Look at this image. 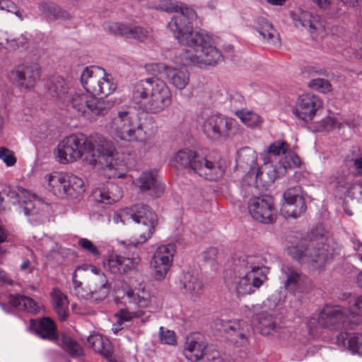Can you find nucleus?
Masks as SVG:
<instances>
[{
  "mask_svg": "<svg viewBox=\"0 0 362 362\" xmlns=\"http://www.w3.org/2000/svg\"><path fill=\"white\" fill-rule=\"evenodd\" d=\"M141 259L138 255H134L132 257L121 258L122 272H127L128 270L132 269L139 265Z\"/></svg>",
  "mask_w": 362,
  "mask_h": 362,
  "instance_id": "nucleus-49",
  "label": "nucleus"
},
{
  "mask_svg": "<svg viewBox=\"0 0 362 362\" xmlns=\"http://www.w3.org/2000/svg\"><path fill=\"white\" fill-rule=\"evenodd\" d=\"M176 252L175 245L168 244L158 247L152 255L150 267L157 281L164 279L168 273Z\"/></svg>",
  "mask_w": 362,
  "mask_h": 362,
  "instance_id": "nucleus-10",
  "label": "nucleus"
},
{
  "mask_svg": "<svg viewBox=\"0 0 362 362\" xmlns=\"http://www.w3.org/2000/svg\"><path fill=\"white\" fill-rule=\"evenodd\" d=\"M291 17L296 28H304L313 40H318L327 35L325 22L315 13L300 8L291 12Z\"/></svg>",
  "mask_w": 362,
  "mask_h": 362,
  "instance_id": "nucleus-9",
  "label": "nucleus"
},
{
  "mask_svg": "<svg viewBox=\"0 0 362 362\" xmlns=\"http://www.w3.org/2000/svg\"><path fill=\"white\" fill-rule=\"evenodd\" d=\"M89 270L94 274L98 275L94 276L93 279L95 288L90 291V298L95 301L101 300L105 298L109 293V287L107 285V281L104 274H100V269L90 264Z\"/></svg>",
  "mask_w": 362,
  "mask_h": 362,
  "instance_id": "nucleus-30",
  "label": "nucleus"
},
{
  "mask_svg": "<svg viewBox=\"0 0 362 362\" xmlns=\"http://www.w3.org/2000/svg\"><path fill=\"white\" fill-rule=\"evenodd\" d=\"M206 348V344L204 336L200 333H194L187 337L183 354L187 359L192 362H197L203 358L204 351Z\"/></svg>",
  "mask_w": 362,
  "mask_h": 362,
  "instance_id": "nucleus-22",
  "label": "nucleus"
},
{
  "mask_svg": "<svg viewBox=\"0 0 362 362\" xmlns=\"http://www.w3.org/2000/svg\"><path fill=\"white\" fill-rule=\"evenodd\" d=\"M23 205L19 206V212L23 211L25 216L38 214V209L43 205L42 202L36 196L30 193L29 197H24Z\"/></svg>",
  "mask_w": 362,
  "mask_h": 362,
  "instance_id": "nucleus-40",
  "label": "nucleus"
},
{
  "mask_svg": "<svg viewBox=\"0 0 362 362\" xmlns=\"http://www.w3.org/2000/svg\"><path fill=\"white\" fill-rule=\"evenodd\" d=\"M281 272L284 288L291 293H302L310 284L308 277L293 265L284 264Z\"/></svg>",
  "mask_w": 362,
  "mask_h": 362,
  "instance_id": "nucleus-14",
  "label": "nucleus"
},
{
  "mask_svg": "<svg viewBox=\"0 0 362 362\" xmlns=\"http://www.w3.org/2000/svg\"><path fill=\"white\" fill-rule=\"evenodd\" d=\"M48 189L59 197H66L67 174L53 173L45 176Z\"/></svg>",
  "mask_w": 362,
  "mask_h": 362,
  "instance_id": "nucleus-31",
  "label": "nucleus"
},
{
  "mask_svg": "<svg viewBox=\"0 0 362 362\" xmlns=\"http://www.w3.org/2000/svg\"><path fill=\"white\" fill-rule=\"evenodd\" d=\"M41 68L35 62H26L16 66L12 71L17 86L21 90H30L40 78Z\"/></svg>",
  "mask_w": 362,
  "mask_h": 362,
  "instance_id": "nucleus-12",
  "label": "nucleus"
},
{
  "mask_svg": "<svg viewBox=\"0 0 362 362\" xmlns=\"http://www.w3.org/2000/svg\"><path fill=\"white\" fill-rule=\"evenodd\" d=\"M349 304V313L351 314H362V296H354L350 299Z\"/></svg>",
  "mask_w": 362,
  "mask_h": 362,
  "instance_id": "nucleus-54",
  "label": "nucleus"
},
{
  "mask_svg": "<svg viewBox=\"0 0 362 362\" xmlns=\"http://www.w3.org/2000/svg\"><path fill=\"white\" fill-rule=\"evenodd\" d=\"M113 221L115 223H122V224H127L130 221L129 214L127 211V208L122 209L118 213L114 214Z\"/></svg>",
  "mask_w": 362,
  "mask_h": 362,
  "instance_id": "nucleus-58",
  "label": "nucleus"
},
{
  "mask_svg": "<svg viewBox=\"0 0 362 362\" xmlns=\"http://www.w3.org/2000/svg\"><path fill=\"white\" fill-rule=\"evenodd\" d=\"M81 81L86 90L81 116L92 121L105 115L114 106L113 101L103 98L112 93L117 88L112 76L99 66L86 67L81 74Z\"/></svg>",
  "mask_w": 362,
  "mask_h": 362,
  "instance_id": "nucleus-3",
  "label": "nucleus"
},
{
  "mask_svg": "<svg viewBox=\"0 0 362 362\" xmlns=\"http://www.w3.org/2000/svg\"><path fill=\"white\" fill-rule=\"evenodd\" d=\"M117 315L121 322H122V321L129 322L134 318L133 317V312H130L127 310H120L119 311Z\"/></svg>",
  "mask_w": 362,
  "mask_h": 362,
  "instance_id": "nucleus-62",
  "label": "nucleus"
},
{
  "mask_svg": "<svg viewBox=\"0 0 362 362\" xmlns=\"http://www.w3.org/2000/svg\"><path fill=\"white\" fill-rule=\"evenodd\" d=\"M61 346L71 357L81 356L83 355V349L81 346L70 337L62 334L60 339Z\"/></svg>",
  "mask_w": 362,
  "mask_h": 362,
  "instance_id": "nucleus-39",
  "label": "nucleus"
},
{
  "mask_svg": "<svg viewBox=\"0 0 362 362\" xmlns=\"http://www.w3.org/2000/svg\"><path fill=\"white\" fill-rule=\"evenodd\" d=\"M321 100L313 94H303L296 101L294 113L305 122L311 121L322 107Z\"/></svg>",
  "mask_w": 362,
  "mask_h": 362,
  "instance_id": "nucleus-20",
  "label": "nucleus"
},
{
  "mask_svg": "<svg viewBox=\"0 0 362 362\" xmlns=\"http://www.w3.org/2000/svg\"><path fill=\"white\" fill-rule=\"evenodd\" d=\"M138 141H141L142 148H144V150L145 151H150L151 148H153L155 146V144H154V143L152 141H151L149 139L143 140L141 138L140 135L139 136V140Z\"/></svg>",
  "mask_w": 362,
  "mask_h": 362,
  "instance_id": "nucleus-64",
  "label": "nucleus"
},
{
  "mask_svg": "<svg viewBox=\"0 0 362 362\" xmlns=\"http://www.w3.org/2000/svg\"><path fill=\"white\" fill-rule=\"evenodd\" d=\"M250 216L255 221L262 223H272L276 219V211L272 197L263 195H252L247 202Z\"/></svg>",
  "mask_w": 362,
  "mask_h": 362,
  "instance_id": "nucleus-11",
  "label": "nucleus"
},
{
  "mask_svg": "<svg viewBox=\"0 0 362 362\" xmlns=\"http://www.w3.org/2000/svg\"><path fill=\"white\" fill-rule=\"evenodd\" d=\"M130 221L137 223L136 236L137 238L132 244L134 247L144 243L153 235L157 222L156 215L149 209V207L143 204H137L127 208Z\"/></svg>",
  "mask_w": 362,
  "mask_h": 362,
  "instance_id": "nucleus-8",
  "label": "nucleus"
},
{
  "mask_svg": "<svg viewBox=\"0 0 362 362\" xmlns=\"http://www.w3.org/2000/svg\"><path fill=\"white\" fill-rule=\"evenodd\" d=\"M146 69L153 75L163 72L169 83L179 90L185 89L189 82V73L185 69H177L163 64H150L146 66Z\"/></svg>",
  "mask_w": 362,
  "mask_h": 362,
  "instance_id": "nucleus-17",
  "label": "nucleus"
},
{
  "mask_svg": "<svg viewBox=\"0 0 362 362\" xmlns=\"http://www.w3.org/2000/svg\"><path fill=\"white\" fill-rule=\"evenodd\" d=\"M257 154L249 147L240 148L237 152L236 166L247 170V177L254 174L257 165Z\"/></svg>",
  "mask_w": 362,
  "mask_h": 362,
  "instance_id": "nucleus-28",
  "label": "nucleus"
},
{
  "mask_svg": "<svg viewBox=\"0 0 362 362\" xmlns=\"http://www.w3.org/2000/svg\"><path fill=\"white\" fill-rule=\"evenodd\" d=\"M333 241L321 226L316 227L309 234L308 240L300 241L288 249L289 255L301 264L312 269L322 267L333 255Z\"/></svg>",
  "mask_w": 362,
  "mask_h": 362,
  "instance_id": "nucleus-4",
  "label": "nucleus"
},
{
  "mask_svg": "<svg viewBox=\"0 0 362 362\" xmlns=\"http://www.w3.org/2000/svg\"><path fill=\"white\" fill-rule=\"evenodd\" d=\"M93 197L99 203L111 204L118 202L123 196L122 188L112 182L95 189L93 191Z\"/></svg>",
  "mask_w": 362,
  "mask_h": 362,
  "instance_id": "nucleus-24",
  "label": "nucleus"
},
{
  "mask_svg": "<svg viewBox=\"0 0 362 362\" xmlns=\"http://www.w3.org/2000/svg\"><path fill=\"white\" fill-rule=\"evenodd\" d=\"M78 244L84 250L88 252L93 255L95 257H99L100 255L97 247L90 240L86 238H80L78 241Z\"/></svg>",
  "mask_w": 362,
  "mask_h": 362,
  "instance_id": "nucleus-53",
  "label": "nucleus"
},
{
  "mask_svg": "<svg viewBox=\"0 0 362 362\" xmlns=\"http://www.w3.org/2000/svg\"><path fill=\"white\" fill-rule=\"evenodd\" d=\"M76 277H77V274L74 272L72 274V281H73L74 290L76 291V295L79 297L92 299L90 298V293L89 294H86V295H83V293H81L82 283L80 281L77 280Z\"/></svg>",
  "mask_w": 362,
  "mask_h": 362,
  "instance_id": "nucleus-60",
  "label": "nucleus"
},
{
  "mask_svg": "<svg viewBox=\"0 0 362 362\" xmlns=\"http://www.w3.org/2000/svg\"><path fill=\"white\" fill-rule=\"evenodd\" d=\"M288 151V144L284 141H276L269 145L268 152L274 156L285 154Z\"/></svg>",
  "mask_w": 362,
  "mask_h": 362,
  "instance_id": "nucleus-48",
  "label": "nucleus"
},
{
  "mask_svg": "<svg viewBox=\"0 0 362 362\" xmlns=\"http://www.w3.org/2000/svg\"><path fill=\"white\" fill-rule=\"evenodd\" d=\"M230 108L235 114L237 111H242L245 104L244 98L239 93H235L230 97Z\"/></svg>",
  "mask_w": 362,
  "mask_h": 362,
  "instance_id": "nucleus-56",
  "label": "nucleus"
},
{
  "mask_svg": "<svg viewBox=\"0 0 362 362\" xmlns=\"http://www.w3.org/2000/svg\"><path fill=\"white\" fill-rule=\"evenodd\" d=\"M236 115L243 123L250 127H257L261 122L259 115L251 111H237Z\"/></svg>",
  "mask_w": 362,
  "mask_h": 362,
  "instance_id": "nucleus-44",
  "label": "nucleus"
},
{
  "mask_svg": "<svg viewBox=\"0 0 362 362\" xmlns=\"http://www.w3.org/2000/svg\"><path fill=\"white\" fill-rule=\"evenodd\" d=\"M49 92L53 97L63 98L68 93V86L62 78H56L49 87Z\"/></svg>",
  "mask_w": 362,
  "mask_h": 362,
  "instance_id": "nucleus-43",
  "label": "nucleus"
},
{
  "mask_svg": "<svg viewBox=\"0 0 362 362\" xmlns=\"http://www.w3.org/2000/svg\"><path fill=\"white\" fill-rule=\"evenodd\" d=\"M3 193L8 197L13 204L17 203L20 204L21 202V199L23 197H27L30 195V192L23 188H19L18 192H17L10 187H6L3 189Z\"/></svg>",
  "mask_w": 362,
  "mask_h": 362,
  "instance_id": "nucleus-45",
  "label": "nucleus"
},
{
  "mask_svg": "<svg viewBox=\"0 0 362 362\" xmlns=\"http://www.w3.org/2000/svg\"><path fill=\"white\" fill-rule=\"evenodd\" d=\"M85 93L83 92H76L71 95L70 102L72 107L81 115L82 110L84 107Z\"/></svg>",
  "mask_w": 362,
  "mask_h": 362,
  "instance_id": "nucleus-47",
  "label": "nucleus"
},
{
  "mask_svg": "<svg viewBox=\"0 0 362 362\" xmlns=\"http://www.w3.org/2000/svg\"><path fill=\"white\" fill-rule=\"evenodd\" d=\"M341 124L332 117H327L322 119L319 123V128L321 130L329 131L334 128H341Z\"/></svg>",
  "mask_w": 362,
  "mask_h": 362,
  "instance_id": "nucleus-52",
  "label": "nucleus"
},
{
  "mask_svg": "<svg viewBox=\"0 0 362 362\" xmlns=\"http://www.w3.org/2000/svg\"><path fill=\"white\" fill-rule=\"evenodd\" d=\"M124 293L129 303L137 305L140 308H153V305H155L156 308L160 307L159 303H157L156 298L153 296H141L135 293L134 291L130 288L127 289Z\"/></svg>",
  "mask_w": 362,
  "mask_h": 362,
  "instance_id": "nucleus-37",
  "label": "nucleus"
},
{
  "mask_svg": "<svg viewBox=\"0 0 362 362\" xmlns=\"http://www.w3.org/2000/svg\"><path fill=\"white\" fill-rule=\"evenodd\" d=\"M282 166L286 168L297 167L300 164V158L293 153H289L286 155L284 160L281 161Z\"/></svg>",
  "mask_w": 362,
  "mask_h": 362,
  "instance_id": "nucleus-55",
  "label": "nucleus"
},
{
  "mask_svg": "<svg viewBox=\"0 0 362 362\" xmlns=\"http://www.w3.org/2000/svg\"><path fill=\"white\" fill-rule=\"evenodd\" d=\"M250 177L255 178L257 187L264 188L274 183L277 177V171L272 163H264L260 168H256Z\"/></svg>",
  "mask_w": 362,
  "mask_h": 362,
  "instance_id": "nucleus-26",
  "label": "nucleus"
},
{
  "mask_svg": "<svg viewBox=\"0 0 362 362\" xmlns=\"http://www.w3.org/2000/svg\"><path fill=\"white\" fill-rule=\"evenodd\" d=\"M105 30L115 35H122L127 38H134L144 42L151 37L150 32L140 26H131L116 22H109L105 24Z\"/></svg>",
  "mask_w": 362,
  "mask_h": 362,
  "instance_id": "nucleus-21",
  "label": "nucleus"
},
{
  "mask_svg": "<svg viewBox=\"0 0 362 362\" xmlns=\"http://www.w3.org/2000/svg\"><path fill=\"white\" fill-rule=\"evenodd\" d=\"M161 9L176 13L168 26L178 42L187 47L181 55L185 65H215L223 60L221 52L207 35L192 30V23L197 18L192 8L168 0L163 3Z\"/></svg>",
  "mask_w": 362,
  "mask_h": 362,
  "instance_id": "nucleus-1",
  "label": "nucleus"
},
{
  "mask_svg": "<svg viewBox=\"0 0 362 362\" xmlns=\"http://www.w3.org/2000/svg\"><path fill=\"white\" fill-rule=\"evenodd\" d=\"M235 124V120L232 118L211 115L204 120L202 129L204 134L211 139H226L229 137Z\"/></svg>",
  "mask_w": 362,
  "mask_h": 362,
  "instance_id": "nucleus-15",
  "label": "nucleus"
},
{
  "mask_svg": "<svg viewBox=\"0 0 362 362\" xmlns=\"http://www.w3.org/2000/svg\"><path fill=\"white\" fill-rule=\"evenodd\" d=\"M107 267L112 273H122V264L120 257H113L108 260L107 264Z\"/></svg>",
  "mask_w": 362,
  "mask_h": 362,
  "instance_id": "nucleus-59",
  "label": "nucleus"
},
{
  "mask_svg": "<svg viewBox=\"0 0 362 362\" xmlns=\"http://www.w3.org/2000/svg\"><path fill=\"white\" fill-rule=\"evenodd\" d=\"M108 127L115 136L129 142L138 141L139 133L144 132L140 117L130 106L114 110L111 113Z\"/></svg>",
  "mask_w": 362,
  "mask_h": 362,
  "instance_id": "nucleus-6",
  "label": "nucleus"
},
{
  "mask_svg": "<svg viewBox=\"0 0 362 362\" xmlns=\"http://www.w3.org/2000/svg\"><path fill=\"white\" fill-rule=\"evenodd\" d=\"M216 326L223 332L230 336V340L237 346H244L247 343L248 334L250 332V325L246 322L225 321L220 320L216 322Z\"/></svg>",
  "mask_w": 362,
  "mask_h": 362,
  "instance_id": "nucleus-19",
  "label": "nucleus"
},
{
  "mask_svg": "<svg viewBox=\"0 0 362 362\" xmlns=\"http://www.w3.org/2000/svg\"><path fill=\"white\" fill-rule=\"evenodd\" d=\"M257 320L262 334H269L270 331L274 330L276 327V322L273 315L267 311L263 310L258 314Z\"/></svg>",
  "mask_w": 362,
  "mask_h": 362,
  "instance_id": "nucleus-41",
  "label": "nucleus"
},
{
  "mask_svg": "<svg viewBox=\"0 0 362 362\" xmlns=\"http://www.w3.org/2000/svg\"><path fill=\"white\" fill-rule=\"evenodd\" d=\"M206 359L209 362H228L223 358L219 356V354L217 351H213L211 355L206 354Z\"/></svg>",
  "mask_w": 362,
  "mask_h": 362,
  "instance_id": "nucleus-63",
  "label": "nucleus"
},
{
  "mask_svg": "<svg viewBox=\"0 0 362 362\" xmlns=\"http://www.w3.org/2000/svg\"><path fill=\"white\" fill-rule=\"evenodd\" d=\"M51 296L55 313L61 320H66L69 316V300L67 297L58 288H54Z\"/></svg>",
  "mask_w": 362,
  "mask_h": 362,
  "instance_id": "nucleus-35",
  "label": "nucleus"
},
{
  "mask_svg": "<svg viewBox=\"0 0 362 362\" xmlns=\"http://www.w3.org/2000/svg\"><path fill=\"white\" fill-rule=\"evenodd\" d=\"M0 10L13 13L21 20H23L25 17L23 11L18 9L17 6L11 0H0Z\"/></svg>",
  "mask_w": 362,
  "mask_h": 362,
  "instance_id": "nucleus-46",
  "label": "nucleus"
},
{
  "mask_svg": "<svg viewBox=\"0 0 362 362\" xmlns=\"http://www.w3.org/2000/svg\"><path fill=\"white\" fill-rule=\"evenodd\" d=\"M218 253L215 247H209L203 253V258L206 262L214 260Z\"/></svg>",
  "mask_w": 362,
  "mask_h": 362,
  "instance_id": "nucleus-61",
  "label": "nucleus"
},
{
  "mask_svg": "<svg viewBox=\"0 0 362 362\" xmlns=\"http://www.w3.org/2000/svg\"><path fill=\"white\" fill-rule=\"evenodd\" d=\"M308 85L310 88L322 92L329 91L331 89L330 83L327 80L320 78L311 80Z\"/></svg>",
  "mask_w": 362,
  "mask_h": 362,
  "instance_id": "nucleus-51",
  "label": "nucleus"
},
{
  "mask_svg": "<svg viewBox=\"0 0 362 362\" xmlns=\"http://www.w3.org/2000/svg\"><path fill=\"white\" fill-rule=\"evenodd\" d=\"M192 172L206 180L214 181L223 177L225 168L220 161L198 153Z\"/></svg>",
  "mask_w": 362,
  "mask_h": 362,
  "instance_id": "nucleus-18",
  "label": "nucleus"
},
{
  "mask_svg": "<svg viewBox=\"0 0 362 362\" xmlns=\"http://www.w3.org/2000/svg\"><path fill=\"white\" fill-rule=\"evenodd\" d=\"M44 11L49 19L52 20H66L71 17L66 11L62 9L59 6L52 3L45 4Z\"/></svg>",
  "mask_w": 362,
  "mask_h": 362,
  "instance_id": "nucleus-42",
  "label": "nucleus"
},
{
  "mask_svg": "<svg viewBox=\"0 0 362 362\" xmlns=\"http://www.w3.org/2000/svg\"><path fill=\"white\" fill-rule=\"evenodd\" d=\"M197 156L198 153L191 149H181L172 157L171 165L177 170H186L191 173L193 171L194 163Z\"/></svg>",
  "mask_w": 362,
  "mask_h": 362,
  "instance_id": "nucleus-25",
  "label": "nucleus"
},
{
  "mask_svg": "<svg viewBox=\"0 0 362 362\" xmlns=\"http://www.w3.org/2000/svg\"><path fill=\"white\" fill-rule=\"evenodd\" d=\"M257 31L264 40L271 45L279 43V37L273 25L264 18H259L256 26Z\"/></svg>",
  "mask_w": 362,
  "mask_h": 362,
  "instance_id": "nucleus-36",
  "label": "nucleus"
},
{
  "mask_svg": "<svg viewBox=\"0 0 362 362\" xmlns=\"http://www.w3.org/2000/svg\"><path fill=\"white\" fill-rule=\"evenodd\" d=\"M250 257L239 259L236 270L243 276L235 277L229 286L238 298L254 293L267 279L262 269L254 265Z\"/></svg>",
  "mask_w": 362,
  "mask_h": 362,
  "instance_id": "nucleus-7",
  "label": "nucleus"
},
{
  "mask_svg": "<svg viewBox=\"0 0 362 362\" xmlns=\"http://www.w3.org/2000/svg\"><path fill=\"white\" fill-rule=\"evenodd\" d=\"M91 153L94 165L98 163L110 177H123L124 164L115 149L103 144L95 148V144L83 134H72L57 146V158L62 164L73 163L80 159L83 153Z\"/></svg>",
  "mask_w": 362,
  "mask_h": 362,
  "instance_id": "nucleus-2",
  "label": "nucleus"
},
{
  "mask_svg": "<svg viewBox=\"0 0 362 362\" xmlns=\"http://www.w3.org/2000/svg\"><path fill=\"white\" fill-rule=\"evenodd\" d=\"M0 159L2 160L7 166H13L16 163V158L14 156V153L6 147H0Z\"/></svg>",
  "mask_w": 362,
  "mask_h": 362,
  "instance_id": "nucleus-50",
  "label": "nucleus"
},
{
  "mask_svg": "<svg viewBox=\"0 0 362 362\" xmlns=\"http://www.w3.org/2000/svg\"><path fill=\"white\" fill-rule=\"evenodd\" d=\"M349 322L346 310L339 305H326L320 312L317 320L320 326L332 330L346 328Z\"/></svg>",
  "mask_w": 362,
  "mask_h": 362,
  "instance_id": "nucleus-13",
  "label": "nucleus"
},
{
  "mask_svg": "<svg viewBox=\"0 0 362 362\" xmlns=\"http://www.w3.org/2000/svg\"><path fill=\"white\" fill-rule=\"evenodd\" d=\"M66 188V191H67L66 197H70L76 202L80 201L83 198L86 191L83 180L74 174H67Z\"/></svg>",
  "mask_w": 362,
  "mask_h": 362,
  "instance_id": "nucleus-33",
  "label": "nucleus"
},
{
  "mask_svg": "<svg viewBox=\"0 0 362 362\" xmlns=\"http://www.w3.org/2000/svg\"><path fill=\"white\" fill-rule=\"evenodd\" d=\"M9 303L20 310L30 313H37L40 311V306L30 297L23 295H9Z\"/></svg>",
  "mask_w": 362,
  "mask_h": 362,
  "instance_id": "nucleus-34",
  "label": "nucleus"
},
{
  "mask_svg": "<svg viewBox=\"0 0 362 362\" xmlns=\"http://www.w3.org/2000/svg\"><path fill=\"white\" fill-rule=\"evenodd\" d=\"M183 286L192 296H199L203 291L202 282L197 276L193 274H185Z\"/></svg>",
  "mask_w": 362,
  "mask_h": 362,
  "instance_id": "nucleus-38",
  "label": "nucleus"
},
{
  "mask_svg": "<svg viewBox=\"0 0 362 362\" xmlns=\"http://www.w3.org/2000/svg\"><path fill=\"white\" fill-rule=\"evenodd\" d=\"M30 328L41 338L50 341L57 338L56 326L49 317H43L40 320H30Z\"/></svg>",
  "mask_w": 362,
  "mask_h": 362,
  "instance_id": "nucleus-27",
  "label": "nucleus"
},
{
  "mask_svg": "<svg viewBox=\"0 0 362 362\" xmlns=\"http://www.w3.org/2000/svg\"><path fill=\"white\" fill-rule=\"evenodd\" d=\"M337 344L352 353L362 354V334L340 333L337 337Z\"/></svg>",
  "mask_w": 362,
  "mask_h": 362,
  "instance_id": "nucleus-32",
  "label": "nucleus"
},
{
  "mask_svg": "<svg viewBox=\"0 0 362 362\" xmlns=\"http://www.w3.org/2000/svg\"><path fill=\"white\" fill-rule=\"evenodd\" d=\"M134 182L141 190L148 192L151 197H158L164 192V185L152 171L143 172Z\"/></svg>",
  "mask_w": 362,
  "mask_h": 362,
  "instance_id": "nucleus-23",
  "label": "nucleus"
},
{
  "mask_svg": "<svg viewBox=\"0 0 362 362\" xmlns=\"http://www.w3.org/2000/svg\"><path fill=\"white\" fill-rule=\"evenodd\" d=\"M88 342L95 351L98 352L109 362H117L112 356V346L107 338L98 334H92L88 337Z\"/></svg>",
  "mask_w": 362,
  "mask_h": 362,
  "instance_id": "nucleus-29",
  "label": "nucleus"
},
{
  "mask_svg": "<svg viewBox=\"0 0 362 362\" xmlns=\"http://www.w3.org/2000/svg\"><path fill=\"white\" fill-rule=\"evenodd\" d=\"M160 340L163 344H174L176 341L175 332L171 330L164 331L163 327H160Z\"/></svg>",
  "mask_w": 362,
  "mask_h": 362,
  "instance_id": "nucleus-57",
  "label": "nucleus"
},
{
  "mask_svg": "<svg viewBox=\"0 0 362 362\" xmlns=\"http://www.w3.org/2000/svg\"><path fill=\"white\" fill-rule=\"evenodd\" d=\"M132 100L143 111L157 114L170 106L172 94L165 81L153 76L133 85Z\"/></svg>",
  "mask_w": 362,
  "mask_h": 362,
  "instance_id": "nucleus-5",
  "label": "nucleus"
},
{
  "mask_svg": "<svg viewBox=\"0 0 362 362\" xmlns=\"http://www.w3.org/2000/svg\"><path fill=\"white\" fill-rule=\"evenodd\" d=\"M285 202L281 211L285 216L297 218L306 211V204L302 195L301 187L298 185L288 188L283 194Z\"/></svg>",
  "mask_w": 362,
  "mask_h": 362,
  "instance_id": "nucleus-16",
  "label": "nucleus"
}]
</instances>
